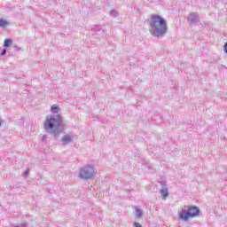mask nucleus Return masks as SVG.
<instances>
[{"label": "nucleus", "mask_w": 227, "mask_h": 227, "mask_svg": "<svg viewBox=\"0 0 227 227\" xmlns=\"http://www.w3.org/2000/svg\"><path fill=\"white\" fill-rule=\"evenodd\" d=\"M75 136H74L73 133H67L61 137L60 145H62V146H67V145H72Z\"/></svg>", "instance_id": "5"}, {"label": "nucleus", "mask_w": 227, "mask_h": 227, "mask_svg": "<svg viewBox=\"0 0 227 227\" xmlns=\"http://www.w3.org/2000/svg\"><path fill=\"white\" fill-rule=\"evenodd\" d=\"M12 42L13 41L12 39H5L4 43V47H9L10 45H12Z\"/></svg>", "instance_id": "9"}, {"label": "nucleus", "mask_w": 227, "mask_h": 227, "mask_svg": "<svg viewBox=\"0 0 227 227\" xmlns=\"http://www.w3.org/2000/svg\"><path fill=\"white\" fill-rule=\"evenodd\" d=\"M149 32L154 38H164L168 33V21H166V19L157 14L151 16Z\"/></svg>", "instance_id": "2"}, {"label": "nucleus", "mask_w": 227, "mask_h": 227, "mask_svg": "<svg viewBox=\"0 0 227 227\" xmlns=\"http://www.w3.org/2000/svg\"><path fill=\"white\" fill-rule=\"evenodd\" d=\"M5 54H6V49H4L0 53V55L4 56Z\"/></svg>", "instance_id": "14"}, {"label": "nucleus", "mask_w": 227, "mask_h": 227, "mask_svg": "<svg viewBox=\"0 0 227 227\" xmlns=\"http://www.w3.org/2000/svg\"><path fill=\"white\" fill-rule=\"evenodd\" d=\"M187 22L190 24V26L198 24L200 22V14H198V12H191L188 15Z\"/></svg>", "instance_id": "6"}, {"label": "nucleus", "mask_w": 227, "mask_h": 227, "mask_svg": "<svg viewBox=\"0 0 227 227\" xmlns=\"http://www.w3.org/2000/svg\"><path fill=\"white\" fill-rule=\"evenodd\" d=\"M6 26H10V22L4 19H0V27H6Z\"/></svg>", "instance_id": "8"}, {"label": "nucleus", "mask_w": 227, "mask_h": 227, "mask_svg": "<svg viewBox=\"0 0 227 227\" xmlns=\"http://www.w3.org/2000/svg\"><path fill=\"white\" fill-rule=\"evenodd\" d=\"M136 215L137 217H141V215H143V211L139 208H136Z\"/></svg>", "instance_id": "10"}, {"label": "nucleus", "mask_w": 227, "mask_h": 227, "mask_svg": "<svg viewBox=\"0 0 227 227\" xmlns=\"http://www.w3.org/2000/svg\"><path fill=\"white\" fill-rule=\"evenodd\" d=\"M42 141L43 143H45L47 141V135H43Z\"/></svg>", "instance_id": "12"}, {"label": "nucleus", "mask_w": 227, "mask_h": 227, "mask_svg": "<svg viewBox=\"0 0 227 227\" xmlns=\"http://www.w3.org/2000/svg\"><path fill=\"white\" fill-rule=\"evenodd\" d=\"M161 190H160V194L162 197V200H166V198H168L169 196V192L168 190V186H166V184H161Z\"/></svg>", "instance_id": "7"}, {"label": "nucleus", "mask_w": 227, "mask_h": 227, "mask_svg": "<svg viewBox=\"0 0 227 227\" xmlns=\"http://www.w3.org/2000/svg\"><path fill=\"white\" fill-rule=\"evenodd\" d=\"M1 125H3V121H1V119H0V127H1Z\"/></svg>", "instance_id": "18"}, {"label": "nucleus", "mask_w": 227, "mask_h": 227, "mask_svg": "<svg viewBox=\"0 0 227 227\" xmlns=\"http://www.w3.org/2000/svg\"><path fill=\"white\" fill-rule=\"evenodd\" d=\"M24 176H25V177L29 176V169L25 170V172H24Z\"/></svg>", "instance_id": "13"}, {"label": "nucleus", "mask_w": 227, "mask_h": 227, "mask_svg": "<svg viewBox=\"0 0 227 227\" xmlns=\"http://www.w3.org/2000/svg\"><path fill=\"white\" fill-rule=\"evenodd\" d=\"M95 176V166L92 164L83 165L79 168L78 177L81 180H91Z\"/></svg>", "instance_id": "4"}, {"label": "nucleus", "mask_w": 227, "mask_h": 227, "mask_svg": "<svg viewBox=\"0 0 227 227\" xmlns=\"http://www.w3.org/2000/svg\"><path fill=\"white\" fill-rule=\"evenodd\" d=\"M198 215H200V208L196 206H184L178 211V217L181 221H189V219L198 217Z\"/></svg>", "instance_id": "3"}, {"label": "nucleus", "mask_w": 227, "mask_h": 227, "mask_svg": "<svg viewBox=\"0 0 227 227\" xmlns=\"http://www.w3.org/2000/svg\"><path fill=\"white\" fill-rule=\"evenodd\" d=\"M110 15L112 16V17H118V11H116V10H112L111 11V12H110Z\"/></svg>", "instance_id": "11"}, {"label": "nucleus", "mask_w": 227, "mask_h": 227, "mask_svg": "<svg viewBox=\"0 0 227 227\" xmlns=\"http://www.w3.org/2000/svg\"><path fill=\"white\" fill-rule=\"evenodd\" d=\"M16 51H20V48L19 46H14Z\"/></svg>", "instance_id": "17"}, {"label": "nucleus", "mask_w": 227, "mask_h": 227, "mask_svg": "<svg viewBox=\"0 0 227 227\" xmlns=\"http://www.w3.org/2000/svg\"><path fill=\"white\" fill-rule=\"evenodd\" d=\"M61 111V108L58 105L51 106L52 114L46 117L44 122V129L48 134H52L55 137H58L62 132H65L67 129V121L58 114Z\"/></svg>", "instance_id": "1"}, {"label": "nucleus", "mask_w": 227, "mask_h": 227, "mask_svg": "<svg viewBox=\"0 0 227 227\" xmlns=\"http://www.w3.org/2000/svg\"><path fill=\"white\" fill-rule=\"evenodd\" d=\"M224 52L227 54V43L224 44Z\"/></svg>", "instance_id": "16"}, {"label": "nucleus", "mask_w": 227, "mask_h": 227, "mask_svg": "<svg viewBox=\"0 0 227 227\" xmlns=\"http://www.w3.org/2000/svg\"><path fill=\"white\" fill-rule=\"evenodd\" d=\"M134 227H143V226H141V224H139L138 223H135Z\"/></svg>", "instance_id": "15"}]
</instances>
